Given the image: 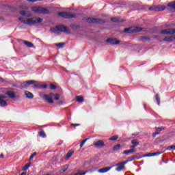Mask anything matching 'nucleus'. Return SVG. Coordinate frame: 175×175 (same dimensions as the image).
<instances>
[{
	"instance_id": "f257e3e1",
	"label": "nucleus",
	"mask_w": 175,
	"mask_h": 175,
	"mask_svg": "<svg viewBox=\"0 0 175 175\" xmlns=\"http://www.w3.org/2000/svg\"><path fill=\"white\" fill-rule=\"evenodd\" d=\"M19 21L22 23V24H26L27 25H35V24H40L43 19L39 17H33L27 18V20L24 19V18H19Z\"/></svg>"
},
{
	"instance_id": "f03ea898",
	"label": "nucleus",
	"mask_w": 175,
	"mask_h": 175,
	"mask_svg": "<svg viewBox=\"0 0 175 175\" xmlns=\"http://www.w3.org/2000/svg\"><path fill=\"white\" fill-rule=\"evenodd\" d=\"M50 32H51V33H56L57 35H59L61 32L68 34L70 33V31L68 29V27L62 25H58L56 27H51Z\"/></svg>"
},
{
	"instance_id": "7ed1b4c3",
	"label": "nucleus",
	"mask_w": 175,
	"mask_h": 175,
	"mask_svg": "<svg viewBox=\"0 0 175 175\" xmlns=\"http://www.w3.org/2000/svg\"><path fill=\"white\" fill-rule=\"evenodd\" d=\"M32 12H34V13H37L38 14H49L50 13V11L47 8L39 7V6H34L31 7Z\"/></svg>"
},
{
	"instance_id": "20e7f679",
	"label": "nucleus",
	"mask_w": 175,
	"mask_h": 175,
	"mask_svg": "<svg viewBox=\"0 0 175 175\" xmlns=\"http://www.w3.org/2000/svg\"><path fill=\"white\" fill-rule=\"evenodd\" d=\"M85 21H87V23H92L93 24H105V21L100 18H85Z\"/></svg>"
},
{
	"instance_id": "39448f33",
	"label": "nucleus",
	"mask_w": 175,
	"mask_h": 175,
	"mask_svg": "<svg viewBox=\"0 0 175 175\" xmlns=\"http://www.w3.org/2000/svg\"><path fill=\"white\" fill-rule=\"evenodd\" d=\"M140 31H143V28L141 27H129L126 28L124 30V32L126 33H132L133 32H140Z\"/></svg>"
},
{
	"instance_id": "423d86ee",
	"label": "nucleus",
	"mask_w": 175,
	"mask_h": 175,
	"mask_svg": "<svg viewBox=\"0 0 175 175\" xmlns=\"http://www.w3.org/2000/svg\"><path fill=\"white\" fill-rule=\"evenodd\" d=\"M57 15L59 17H63L64 18H75V17H76L75 14H70L69 12H59Z\"/></svg>"
},
{
	"instance_id": "0eeeda50",
	"label": "nucleus",
	"mask_w": 175,
	"mask_h": 175,
	"mask_svg": "<svg viewBox=\"0 0 175 175\" xmlns=\"http://www.w3.org/2000/svg\"><path fill=\"white\" fill-rule=\"evenodd\" d=\"M126 163H128V161H124L112 166L113 167H114V166H117L116 169V172H122V170H124L125 168V165H126Z\"/></svg>"
},
{
	"instance_id": "6e6552de",
	"label": "nucleus",
	"mask_w": 175,
	"mask_h": 175,
	"mask_svg": "<svg viewBox=\"0 0 175 175\" xmlns=\"http://www.w3.org/2000/svg\"><path fill=\"white\" fill-rule=\"evenodd\" d=\"M160 33H161V35H174V33H175V29H167L161 30Z\"/></svg>"
},
{
	"instance_id": "1a4fd4ad",
	"label": "nucleus",
	"mask_w": 175,
	"mask_h": 175,
	"mask_svg": "<svg viewBox=\"0 0 175 175\" xmlns=\"http://www.w3.org/2000/svg\"><path fill=\"white\" fill-rule=\"evenodd\" d=\"M55 94H54L53 93H50L49 95L47 94H44V99H45L46 100V102H48V103H54V100H53V96H54Z\"/></svg>"
},
{
	"instance_id": "9d476101",
	"label": "nucleus",
	"mask_w": 175,
	"mask_h": 175,
	"mask_svg": "<svg viewBox=\"0 0 175 175\" xmlns=\"http://www.w3.org/2000/svg\"><path fill=\"white\" fill-rule=\"evenodd\" d=\"M93 145L97 148H102L103 147H105V142L102 139L94 141Z\"/></svg>"
},
{
	"instance_id": "9b49d317",
	"label": "nucleus",
	"mask_w": 175,
	"mask_h": 175,
	"mask_svg": "<svg viewBox=\"0 0 175 175\" xmlns=\"http://www.w3.org/2000/svg\"><path fill=\"white\" fill-rule=\"evenodd\" d=\"M107 43H109L110 44H120L121 41L117 40V38H109L106 40Z\"/></svg>"
},
{
	"instance_id": "f8f14e48",
	"label": "nucleus",
	"mask_w": 175,
	"mask_h": 175,
	"mask_svg": "<svg viewBox=\"0 0 175 175\" xmlns=\"http://www.w3.org/2000/svg\"><path fill=\"white\" fill-rule=\"evenodd\" d=\"M36 81L33 80L27 81L26 82H23L21 84V88H28L29 85L31 84H35Z\"/></svg>"
},
{
	"instance_id": "ddd939ff",
	"label": "nucleus",
	"mask_w": 175,
	"mask_h": 175,
	"mask_svg": "<svg viewBox=\"0 0 175 175\" xmlns=\"http://www.w3.org/2000/svg\"><path fill=\"white\" fill-rule=\"evenodd\" d=\"M5 99H6V96L0 95V106L2 107H5V106H8V103L6 100H5Z\"/></svg>"
},
{
	"instance_id": "4468645a",
	"label": "nucleus",
	"mask_w": 175,
	"mask_h": 175,
	"mask_svg": "<svg viewBox=\"0 0 175 175\" xmlns=\"http://www.w3.org/2000/svg\"><path fill=\"white\" fill-rule=\"evenodd\" d=\"M140 158H143L142 156H140V153H138L135 155H133L131 157H129L128 161H126V162H132V161H135V159H140Z\"/></svg>"
},
{
	"instance_id": "2eb2a0df",
	"label": "nucleus",
	"mask_w": 175,
	"mask_h": 175,
	"mask_svg": "<svg viewBox=\"0 0 175 175\" xmlns=\"http://www.w3.org/2000/svg\"><path fill=\"white\" fill-rule=\"evenodd\" d=\"M166 9L170 10V12H175V1H172L167 5Z\"/></svg>"
},
{
	"instance_id": "dca6fc26",
	"label": "nucleus",
	"mask_w": 175,
	"mask_h": 175,
	"mask_svg": "<svg viewBox=\"0 0 175 175\" xmlns=\"http://www.w3.org/2000/svg\"><path fill=\"white\" fill-rule=\"evenodd\" d=\"M111 168H113V166L108 167H103L98 170V173H107V172H109Z\"/></svg>"
},
{
	"instance_id": "f3484780",
	"label": "nucleus",
	"mask_w": 175,
	"mask_h": 175,
	"mask_svg": "<svg viewBox=\"0 0 175 175\" xmlns=\"http://www.w3.org/2000/svg\"><path fill=\"white\" fill-rule=\"evenodd\" d=\"M165 9H166V6L165 5H156V12H162V10H165Z\"/></svg>"
},
{
	"instance_id": "a211bd4d",
	"label": "nucleus",
	"mask_w": 175,
	"mask_h": 175,
	"mask_svg": "<svg viewBox=\"0 0 175 175\" xmlns=\"http://www.w3.org/2000/svg\"><path fill=\"white\" fill-rule=\"evenodd\" d=\"M6 95L9 96V98H11V99H14L16 98V94H14V92H8L5 93Z\"/></svg>"
},
{
	"instance_id": "6ab92c4d",
	"label": "nucleus",
	"mask_w": 175,
	"mask_h": 175,
	"mask_svg": "<svg viewBox=\"0 0 175 175\" xmlns=\"http://www.w3.org/2000/svg\"><path fill=\"white\" fill-rule=\"evenodd\" d=\"M25 95L29 99H33V94L30 92H28V91L25 92Z\"/></svg>"
},
{
	"instance_id": "aec40b11",
	"label": "nucleus",
	"mask_w": 175,
	"mask_h": 175,
	"mask_svg": "<svg viewBox=\"0 0 175 175\" xmlns=\"http://www.w3.org/2000/svg\"><path fill=\"white\" fill-rule=\"evenodd\" d=\"M21 16H27V17H31L32 16V14H27V13H28V12H25L24 10H21L19 12Z\"/></svg>"
},
{
	"instance_id": "412c9836",
	"label": "nucleus",
	"mask_w": 175,
	"mask_h": 175,
	"mask_svg": "<svg viewBox=\"0 0 175 175\" xmlns=\"http://www.w3.org/2000/svg\"><path fill=\"white\" fill-rule=\"evenodd\" d=\"M175 36H168L165 37L163 40L165 42H173V38H174Z\"/></svg>"
},
{
	"instance_id": "4be33fe9",
	"label": "nucleus",
	"mask_w": 175,
	"mask_h": 175,
	"mask_svg": "<svg viewBox=\"0 0 175 175\" xmlns=\"http://www.w3.org/2000/svg\"><path fill=\"white\" fill-rule=\"evenodd\" d=\"M76 100L77 102H78L79 103H83V102H84V98H83V96H77L76 97Z\"/></svg>"
},
{
	"instance_id": "5701e85b",
	"label": "nucleus",
	"mask_w": 175,
	"mask_h": 175,
	"mask_svg": "<svg viewBox=\"0 0 175 175\" xmlns=\"http://www.w3.org/2000/svg\"><path fill=\"white\" fill-rule=\"evenodd\" d=\"M73 154H75V151L69 150L66 155V159H69V158H70V157H72V155H73Z\"/></svg>"
},
{
	"instance_id": "b1692460",
	"label": "nucleus",
	"mask_w": 175,
	"mask_h": 175,
	"mask_svg": "<svg viewBox=\"0 0 175 175\" xmlns=\"http://www.w3.org/2000/svg\"><path fill=\"white\" fill-rule=\"evenodd\" d=\"M136 152V150L135 149H130L129 150H125L123 152V154L128 155V154Z\"/></svg>"
},
{
	"instance_id": "393cba45",
	"label": "nucleus",
	"mask_w": 175,
	"mask_h": 175,
	"mask_svg": "<svg viewBox=\"0 0 175 175\" xmlns=\"http://www.w3.org/2000/svg\"><path fill=\"white\" fill-rule=\"evenodd\" d=\"M165 127L161 126V127H158L156 129V133L159 135L162 131H165Z\"/></svg>"
},
{
	"instance_id": "a878e982",
	"label": "nucleus",
	"mask_w": 175,
	"mask_h": 175,
	"mask_svg": "<svg viewBox=\"0 0 175 175\" xmlns=\"http://www.w3.org/2000/svg\"><path fill=\"white\" fill-rule=\"evenodd\" d=\"M23 42L27 47H33V44H32V42L28 41H23Z\"/></svg>"
},
{
	"instance_id": "bb28decb",
	"label": "nucleus",
	"mask_w": 175,
	"mask_h": 175,
	"mask_svg": "<svg viewBox=\"0 0 175 175\" xmlns=\"http://www.w3.org/2000/svg\"><path fill=\"white\" fill-rule=\"evenodd\" d=\"M33 88H42V83L38 82L33 85Z\"/></svg>"
},
{
	"instance_id": "cd10ccee",
	"label": "nucleus",
	"mask_w": 175,
	"mask_h": 175,
	"mask_svg": "<svg viewBox=\"0 0 175 175\" xmlns=\"http://www.w3.org/2000/svg\"><path fill=\"white\" fill-rule=\"evenodd\" d=\"M131 144H132L133 145H134V146H135L137 147V146H139V140H137V139H133V140L131 141Z\"/></svg>"
},
{
	"instance_id": "c85d7f7f",
	"label": "nucleus",
	"mask_w": 175,
	"mask_h": 175,
	"mask_svg": "<svg viewBox=\"0 0 175 175\" xmlns=\"http://www.w3.org/2000/svg\"><path fill=\"white\" fill-rule=\"evenodd\" d=\"M55 45L57 47H59V49H62V48H64V46H65V42L57 43V44H55Z\"/></svg>"
},
{
	"instance_id": "c756f323",
	"label": "nucleus",
	"mask_w": 175,
	"mask_h": 175,
	"mask_svg": "<svg viewBox=\"0 0 175 175\" xmlns=\"http://www.w3.org/2000/svg\"><path fill=\"white\" fill-rule=\"evenodd\" d=\"M31 166V164L29 163H27L26 165H25L23 168H22V170L24 171V170H28V169L29 168V167Z\"/></svg>"
},
{
	"instance_id": "7c9ffc66",
	"label": "nucleus",
	"mask_w": 175,
	"mask_h": 175,
	"mask_svg": "<svg viewBox=\"0 0 175 175\" xmlns=\"http://www.w3.org/2000/svg\"><path fill=\"white\" fill-rule=\"evenodd\" d=\"M141 40H142V42H150L151 39L149 37H142Z\"/></svg>"
},
{
	"instance_id": "2f4dec72",
	"label": "nucleus",
	"mask_w": 175,
	"mask_h": 175,
	"mask_svg": "<svg viewBox=\"0 0 175 175\" xmlns=\"http://www.w3.org/2000/svg\"><path fill=\"white\" fill-rule=\"evenodd\" d=\"M120 148H121V144H117L113 147V151H117L120 150Z\"/></svg>"
},
{
	"instance_id": "473e14b6",
	"label": "nucleus",
	"mask_w": 175,
	"mask_h": 175,
	"mask_svg": "<svg viewBox=\"0 0 175 175\" xmlns=\"http://www.w3.org/2000/svg\"><path fill=\"white\" fill-rule=\"evenodd\" d=\"M111 21H113V23H120V19H118V18H116V17L111 18Z\"/></svg>"
},
{
	"instance_id": "72a5a7b5",
	"label": "nucleus",
	"mask_w": 175,
	"mask_h": 175,
	"mask_svg": "<svg viewBox=\"0 0 175 175\" xmlns=\"http://www.w3.org/2000/svg\"><path fill=\"white\" fill-rule=\"evenodd\" d=\"M156 100L157 101V105L159 106V105H161V100L159 98V94L156 95Z\"/></svg>"
},
{
	"instance_id": "f704fd0d",
	"label": "nucleus",
	"mask_w": 175,
	"mask_h": 175,
	"mask_svg": "<svg viewBox=\"0 0 175 175\" xmlns=\"http://www.w3.org/2000/svg\"><path fill=\"white\" fill-rule=\"evenodd\" d=\"M39 135L40 137H46V133H44L43 131H40Z\"/></svg>"
},
{
	"instance_id": "c9c22d12",
	"label": "nucleus",
	"mask_w": 175,
	"mask_h": 175,
	"mask_svg": "<svg viewBox=\"0 0 175 175\" xmlns=\"http://www.w3.org/2000/svg\"><path fill=\"white\" fill-rule=\"evenodd\" d=\"M118 139V135H113L109 138V140L114 141Z\"/></svg>"
},
{
	"instance_id": "e433bc0d",
	"label": "nucleus",
	"mask_w": 175,
	"mask_h": 175,
	"mask_svg": "<svg viewBox=\"0 0 175 175\" xmlns=\"http://www.w3.org/2000/svg\"><path fill=\"white\" fill-rule=\"evenodd\" d=\"M88 140V138L85 139L83 141H82V142L80 144V147L81 148L84 146V144H85V142Z\"/></svg>"
},
{
	"instance_id": "4c0bfd02",
	"label": "nucleus",
	"mask_w": 175,
	"mask_h": 175,
	"mask_svg": "<svg viewBox=\"0 0 175 175\" xmlns=\"http://www.w3.org/2000/svg\"><path fill=\"white\" fill-rule=\"evenodd\" d=\"M59 94H55V96H54V99H55V100H59Z\"/></svg>"
},
{
	"instance_id": "58836bf2",
	"label": "nucleus",
	"mask_w": 175,
	"mask_h": 175,
	"mask_svg": "<svg viewBox=\"0 0 175 175\" xmlns=\"http://www.w3.org/2000/svg\"><path fill=\"white\" fill-rule=\"evenodd\" d=\"M146 157H154V153H148V154H144V156H142V158H144Z\"/></svg>"
},
{
	"instance_id": "ea45409f",
	"label": "nucleus",
	"mask_w": 175,
	"mask_h": 175,
	"mask_svg": "<svg viewBox=\"0 0 175 175\" xmlns=\"http://www.w3.org/2000/svg\"><path fill=\"white\" fill-rule=\"evenodd\" d=\"M50 88L51 90H57V86H55V85L53 84V83H51L50 84Z\"/></svg>"
},
{
	"instance_id": "a19ab883",
	"label": "nucleus",
	"mask_w": 175,
	"mask_h": 175,
	"mask_svg": "<svg viewBox=\"0 0 175 175\" xmlns=\"http://www.w3.org/2000/svg\"><path fill=\"white\" fill-rule=\"evenodd\" d=\"M162 152H153V157H158V155H161Z\"/></svg>"
},
{
	"instance_id": "79ce46f5",
	"label": "nucleus",
	"mask_w": 175,
	"mask_h": 175,
	"mask_svg": "<svg viewBox=\"0 0 175 175\" xmlns=\"http://www.w3.org/2000/svg\"><path fill=\"white\" fill-rule=\"evenodd\" d=\"M36 152L33 153V154L30 156L29 160L31 161V160L33 159V157H36Z\"/></svg>"
},
{
	"instance_id": "37998d69",
	"label": "nucleus",
	"mask_w": 175,
	"mask_h": 175,
	"mask_svg": "<svg viewBox=\"0 0 175 175\" xmlns=\"http://www.w3.org/2000/svg\"><path fill=\"white\" fill-rule=\"evenodd\" d=\"M149 10H154L155 12H157L156 6L154 5V6L150 7Z\"/></svg>"
},
{
	"instance_id": "c03bdc74",
	"label": "nucleus",
	"mask_w": 175,
	"mask_h": 175,
	"mask_svg": "<svg viewBox=\"0 0 175 175\" xmlns=\"http://www.w3.org/2000/svg\"><path fill=\"white\" fill-rule=\"evenodd\" d=\"M47 87H49V85L47 84H42L41 83V88L46 89V88H47Z\"/></svg>"
},
{
	"instance_id": "a18cd8bd",
	"label": "nucleus",
	"mask_w": 175,
	"mask_h": 175,
	"mask_svg": "<svg viewBox=\"0 0 175 175\" xmlns=\"http://www.w3.org/2000/svg\"><path fill=\"white\" fill-rule=\"evenodd\" d=\"M167 150H175V146H169Z\"/></svg>"
},
{
	"instance_id": "49530a36",
	"label": "nucleus",
	"mask_w": 175,
	"mask_h": 175,
	"mask_svg": "<svg viewBox=\"0 0 175 175\" xmlns=\"http://www.w3.org/2000/svg\"><path fill=\"white\" fill-rule=\"evenodd\" d=\"M71 126H74V127H76V126H80V124H71Z\"/></svg>"
},
{
	"instance_id": "de8ad7c7",
	"label": "nucleus",
	"mask_w": 175,
	"mask_h": 175,
	"mask_svg": "<svg viewBox=\"0 0 175 175\" xmlns=\"http://www.w3.org/2000/svg\"><path fill=\"white\" fill-rule=\"evenodd\" d=\"M62 170H63V172H66V171L68 170V165L64 166V167L62 168Z\"/></svg>"
},
{
	"instance_id": "09e8293b",
	"label": "nucleus",
	"mask_w": 175,
	"mask_h": 175,
	"mask_svg": "<svg viewBox=\"0 0 175 175\" xmlns=\"http://www.w3.org/2000/svg\"><path fill=\"white\" fill-rule=\"evenodd\" d=\"M157 135H158V133H157V131H156V132L152 133V137H155L157 136Z\"/></svg>"
},
{
	"instance_id": "8fccbe9b",
	"label": "nucleus",
	"mask_w": 175,
	"mask_h": 175,
	"mask_svg": "<svg viewBox=\"0 0 175 175\" xmlns=\"http://www.w3.org/2000/svg\"><path fill=\"white\" fill-rule=\"evenodd\" d=\"M136 146L135 145H133L132 146H131V150H135V148H136Z\"/></svg>"
},
{
	"instance_id": "3c124183",
	"label": "nucleus",
	"mask_w": 175,
	"mask_h": 175,
	"mask_svg": "<svg viewBox=\"0 0 175 175\" xmlns=\"http://www.w3.org/2000/svg\"><path fill=\"white\" fill-rule=\"evenodd\" d=\"M0 158H1V159H4L5 158V157L3 156V153H1L0 154Z\"/></svg>"
},
{
	"instance_id": "603ef678",
	"label": "nucleus",
	"mask_w": 175,
	"mask_h": 175,
	"mask_svg": "<svg viewBox=\"0 0 175 175\" xmlns=\"http://www.w3.org/2000/svg\"><path fill=\"white\" fill-rule=\"evenodd\" d=\"M86 172H83V173H79L77 174L76 175H85Z\"/></svg>"
},
{
	"instance_id": "864d4df0",
	"label": "nucleus",
	"mask_w": 175,
	"mask_h": 175,
	"mask_svg": "<svg viewBox=\"0 0 175 175\" xmlns=\"http://www.w3.org/2000/svg\"><path fill=\"white\" fill-rule=\"evenodd\" d=\"M22 9H26V10H28V8L27 7L22 8Z\"/></svg>"
}]
</instances>
